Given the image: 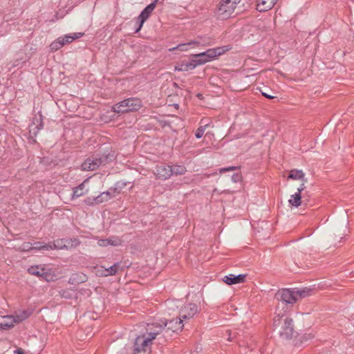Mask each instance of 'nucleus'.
<instances>
[{
	"instance_id": "nucleus-1",
	"label": "nucleus",
	"mask_w": 354,
	"mask_h": 354,
	"mask_svg": "<svg viewBox=\"0 0 354 354\" xmlns=\"http://www.w3.org/2000/svg\"><path fill=\"white\" fill-rule=\"evenodd\" d=\"M163 325L149 323L145 331L137 336L133 344V354H150L153 340L163 332Z\"/></svg>"
},
{
	"instance_id": "nucleus-2",
	"label": "nucleus",
	"mask_w": 354,
	"mask_h": 354,
	"mask_svg": "<svg viewBox=\"0 0 354 354\" xmlns=\"http://www.w3.org/2000/svg\"><path fill=\"white\" fill-rule=\"evenodd\" d=\"M276 314L277 315L273 320L274 330L282 338L286 339H292L296 333L294 329L292 319L284 315L279 310V307L276 309Z\"/></svg>"
},
{
	"instance_id": "nucleus-3",
	"label": "nucleus",
	"mask_w": 354,
	"mask_h": 354,
	"mask_svg": "<svg viewBox=\"0 0 354 354\" xmlns=\"http://www.w3.org/2000/svg\"><path fill=\"white\" fill-rule=\"evenodd\" d=\"M309 292L310 290L308 289L294 290L285 288L279 290L275 295L277 299L279 301L277 309L279 307L280 308L281 306L282 309H284L285 306L294 304L299 298L308 296Z\"/></svg>"
},
{
	"instance_id": "nucleus-4",
	"label": "nucleus",
	"mask_w": 354,
	"mask_h": 354,
	"mask_svg": "<svg viewBox=\"0 0 354 354\" xmlns=\"http://www.w3.org/2000/svg\"><path fill=\"white\" fill-rule=\"evenodd\" d=\"M229 50L230 48H228L227 46H221L208 49L205 52H203L198 54L192 55V57L197 58L193 60L194 62L196 63L197 65H201L212 61V59L218 57L220 55H223Z\"/></svg>"
},
{
	"instance_id": "nucleus-5",
	"label": "nucleus",
	"mask_w": 354,
	"mask_h": 354,
	"mask_svg": "<svg viewBox=\"0 0 354 354\" xmlns=\"http://www.w3.org/2000/svg\"><path fill=\"white\" fill-rule=\"evenodd\" d=\"M241 0H221L216 9V16L218 19H225L234 12Z\"/></svg>"
},
{
	"instance_id": "nucleus-6",
	"label": "nucleus",
	"mask_w": 354,
	"mask_h": 354,
	"mask_svg": "<svg viewBox=\"0 0 354 354\" xmlns=\"http://www.w3.org/2000/svg\"><path fill=\"white\" fill-rule=\"evenodd\" d=\"M29 274L42 278L47 281H53L55 278L54 272L51 268L45 265L30 266L28 269Z\"/></svg>"
},
{
	"instance_id": "nucleus-7",
	"label": "nucleus",
	"mask_w": 354,
	"mask_h": 354,
	"mask_svg": "<svg viewBox=\"0 0 354 354\" xmlns=\"http://www.w3.org/2000/svg\"><path fill=\"white\" fill-rule=\"evenodd\" d=\"M142 106V102L139 98L131 97L115 104L113 111H138Z\"/></svg>"
},
{
	"instance_id": "nucleus-8",
	"label": "nucleus",
	"mask_w": 354,
	"mask_h": 354,
	"mask_svg": "<svg viewBox=\"0 0 354 354\" xmlns=\"http://www.w3.org/2000/svg\"><path fill=\"white\" fill-rule=\"evenodd\" d=\"M109 157L102 156L100 158H87L82 165V169L84 171H93L97 169L101 165L107 162Z\"/></svg>"
},
{
	"instance_id": "nucleus-9",
	"label": "nucleus",
	"mask_w": 354,
	"mask_h": 354,
	"mask_svg": "<svg viewBox=\"0 0 354 354\" xmlns=\"http://www.w3.org/2000/svg\"><path fill=\"white\" fill-rule=\"evenodd\" d=\"M183 319L180 317L178 319H174L169 322L162 321L161 322H153V324H164L163 331L171 330L174 333L181 331L183 328Z\"/></svg>"
},
{
	"instance_id": "nucleus-10",
	"label": "nucleus",
	"mask_w": 354,
	"mask_h": 354,
	"mask_svg": "<svg viewBox=\"0 0 354 354\" xmlns=\"http://www.w3.org/2000/svg\"><path fill=\"white\" fill-rule=\"evenodd\" d=\"M198 312V307L194 304H188L184 306L180 311V317L184 320L193 317Z\"/></svg>"
},
{
	"instance_id": "nucleus-11",
	"label": "nucleus",
	"mask_w": 354,
	"mask_h": 354,
	"mask_svg": "<svg viewBox=\"0 0 354 354\" xmlns=\"http://www.w3.org/2000/svg\"><path fill=\"white\" fill-rule=\"evenodd\" d=\"M123 241L118 236H110L107 239H97V245L100 247H107V246H120L122 245Z\"/></svg>"
},
{
	"instance_id": "nucleus-12",
	"label": "nucleus",
	"mask_w": 354,
	"mask_h": 354,
	"mask_svg": "<svg viewBox=\"0 0 354 354\" xmlns=\"http://www.w3.org/2000/svg\"><path fill=\"white\" fill-rule=\"evenodd\" d=\"M156 8V2H153L151 4L148 5L140 13L138 17V20L140 21V25L138 29L136 30V32H138L142 28L145 21L149 18L154 8Z\"/></svg>"
},
{
	"instance_id": "nucleus-13",
	"label": "nucleus",
	"mask_w": 354,
	"mask_h": 354,
	"mask_svg": "<svg viewBox=\"0 0 354 354\" xmlns=\"http://www.w3.org/2000/svg\"><path fill=\"white\" fill-rule=\"evenodd\" d=\"M89 181V178L85 179L80 185L73 188L72 199H75L82 196L88 193L89 189L87 187V184Z\"/></svg>"
},
{
	"instance_id": "nucleus-14",
	"label": "nucleus",
	"mask_w": 354,
	"mask_h": 354,
	"mask_svg": "<svg viewBox=\"0 0 354 354\" xmlns=\"http://www.w3.org/2000/svg\"><path fill=\"white\" fill-rule=\"evenodd\" d=\"M154 174L157 178L166 180L172 175V171L171 170V166L161 165L157 166Z\"/></svg>"
},
{
	"instance_id": "nucleus-15",
	"label": "nucleus",
	"mask_w": 354,
	"mask_h": 354,
	"mask_svg": "<svg viewBox=\"0 0 354 354\" xmlns=\"http://www.w3.org/2000/svg\"><path fill=\"white\" fill-rule=\"evenodd\" d=\"M245 274L234 275L231 274L227 276H225L223 278V281L227 285L241 283L245 281Z\"/></svg>"
},
{
	"instance_id": "nucleus-16",
	"label": "nucleus",
	"mask_w": 354,
	"mask_h": 354,
	"mask_svg": "<svg viewBox=\"0 0 354 354\" xmlns=\"http://www.w3.org/2000/svg\"><path fill=\"white\" fill-rule=\"evenodd\" d=\"M277 0H257V9L259 12H266L270 10Z\"/></svg>"
},
{
	"instance_id": "nucleus-17",
	"label": "nucleus",
	"mask_w": 354,
	"mask_h": 354,
	"mask_svg": "<svg viewBox=\"0 0 354 354\" xmlns=\"http://www.w3.org/2000/svg\"><path fill=\"white\" fill-rule=\"evenodd\" d=\"M65 239H57L53 242H49L47 244H45L44 247L46 250H63L66 249V245L65 243Z\"/></svg>"
},
{
	"instance_id": "nucleus-18",
	"label": "nucleus",
	"mask_w": 354,
	"mask_h": 354,
	"mask_svg": "<svg viewBox=\"0 0 354 354\" xmlns=\"http://www.w3.org/2000/svg\"><path fill=\"white\" fill-rule=\"evenodd\" d=\"M305 174L300 169H292L288 176V179L305 181Z\"/></svg>"
},
{
	"instance_id": "nucleus-19",
	"label": "nucleus",
	"mask_w": 354,
	"mask_h": 354,
	"mask_svg": "<svg viewBox=\"0 0 354 354\" xmlns=\"http://www.w3.org/2000/svg\"><path fill=\"white\" fill-rule=\"evenodd\" d=\"M290 205L293 207H299L301 204V195L299 192H296L291 195L290 198L288 201Z\"/></svg>"
},
{
	"instance_id": "nucleus-20",
	"label": "nucleus",
	"mask_w": 354,
	"mask_h": 354,
	"mask_svg": "<svg viewBox=\"0 0 354 354\" xmlns=\"http://www.w3.org/2000/svg\"><path fill=\"white\" fill-rule=\"evenodd\" d=\"M196 65H197L196 63V64H192L191 62H183L178 66H175V70L176 71H188L189 69H194L196 67Z\"/></svg>"
},
{
	"instance_id": "nucleus-21",
	"label": "nucleus",
	"mask_w": 354,
	"mask_h": 354,
	"mask_svg": "<svg viewBox=\"0 0 354 354\" xmlns=\"http://www.w3.org/2000/svg\"><path fill=\"white\" fill-rule=\"evenodd\" d=\"M172 174L175 175H183L186 173L187 169L183 165H174L171 167Z\"/></svg>"
},
{
	"instance_id": "nucleus-22",
	"label": "nucleus",
	"mask_w": 354,
	"mask_h": 354,
	"mask_svg": "<svg viewBox=\"0 0 354 354\" xmlns=\"http://www.w3.org/2000/svg\"><path fill=\"white\" fill-rule=\"evenodd\" d=\"M120 268V263H116L114 265H113L112 266H111L110 268H106V270H104V271L106 272L107 276H111V275L115 274L118 272Z\"/></svg>"
},
{
	"instance_id": "nucleus-23",
	"label": "nucleus",
	"mask_w": 354,
	"mask_h": 354,
	"mask_svg": "<svg viewBox=\"0 0 354 354\" xmlns=\"http://www.w3.org/2000/svg\"><path fill=\"white\" fill-rule=\"evenodd\" d=\"M52 52H55L63 47V43L60 41L59 38L51 42L49 46Z\"/></svg>"
},
{
	"instance_id": "nucleus-24",
	"label": "nucleus",
	"mask_w": 354,
	"mask_h": 354,
	"mask_svg": "<svg viewBox=\"0 0 354 354\" xmlns=\"http://www.w3.org/2000/svg\"><path fill=\"white\" fill-rule=\"evenodd\" d=\"M82 32H74L66 35L68 44L72 43L74 40L77 39L83 36Z\"/></svg>"
},
{
	"instance_id": "nucleus-25",
	"label": "nucleus",
	"mask_w": 354,
	"mask_h": 354,
	"mask_svg": "<svg viewBox=\"0 0 354 354\" xmlns=\"http://www.w3.org/2000/svg\"><path fill=\"white\" fill-rule=\"evenodd\" d=\"M68 243L70 244L66 245V250L71 249L73 248L78 246L80 243V241H79V239L74 238L69 239Z\"/></svg>"
},
{
	"instance_id": "nucleus-26",
	"label": "nucleus",
	"mask_w": 354,
	"mask_h": 354,
	"mask_svg": "<svg viewBox=\"0 0 354 354\" xmlns=\"http://www.w3.org/2000/svg\"><path fill=\"white\" fill-rule=\"evenodd\" d=\"M109 200V196H107L104 192H102L100 195H99L96 198L95 201L98 203H103L104 201H107Z\"/></svg>"
},
{
	"instance_id": "nucleus-27",
	"label": "nucleus",
	"mask_w": 354,
	"mask_h": 354,
	"mask_svg": "<svg viewBox=\"0 0 354 354\" xmlns=\"http://www.w3.org/2000/svg\"><path fill=\"white\" fill-rule=\"evenodd\" d=\"M32 244L30 243H24L21 245V246L19 248L21 251H30L32 250Z\"/></svg>"
},
{
	"instance_id": "nucleus-28",
	"label": "nucleus",
	"mask_w": 354,
	"mask_h": 354,
	"mask_svg": "<svg viewBox=\"0 0 354 354\" xmlns=\"http://www.w3.org/2000/svg\"><path fill=\"white\" fill-rule=\"evenodd\" d=\"M104 270H106V268L102 266L97 268L96 270V274L100 277H107L106 272Z\"/></svg>"
},
{
	"instance_id": "nucleus-29",
	"label": "nucleus",
	"mask_w": 354,
	"mask_h": 354,
	"mask_svg": "<svg viewBox=\"0 0 354 354\" xmlns=\"http://www.w3.org/2000/svg\"><path fill=\"white\" fill-rule=\"evenodd\" d=\"M176 48H178V50L180 51H187L189 50V44H180L176 46Z\"/></svg>"
},
{
	"instance_id": "nucleus-30",
	"label": "nucleus",
	"mask_w": 354,
	"mask_h": 354,
	"mask_svg": "<svg viewBox=\"0 0 354 354\" xmlns=\"http://www.w3.org/2000/svg\"><path fill=\"white\" fill-rule=\"evenodd\" d=\"M204 132H205V128H204L203 127H200L197 129V131H196V134H195V135H196V137L197 138H201L203 136Z\"/></svg>"
},
{
	"instance_id": "nucleus-31",
	"label": "nucleus",
	"mask_w": 354,
	"mask_h": 354,
	"mask_svg": "<svg viewBox=\"0 0 354 354\" xmlns=\"http://www.w3.org/2000/svg\"><path fill=\"white\" fill-rule=\"evenodd\" d=\"M35 245V246H32V250H46V248H44L45 244L41 245L40 243H37Z\"/></svg>"
},
{
	"instance_id": "nucleus-32",
	"label": "nucleus",
	"mask_w": 354,
	"mask_h": 354,
	"mask_svg": "<svg viewBox=\"0 0 354 354\" xmlns=\"http://www.w3.org/2000/svg\"><path fill=\"white\" fill-rule=\"evenodd\" d=\"M237 168L236 167H224V168H221L219 171H220L221 174H222V173H224L225 171H234V170H235Z\"/></svg>"
},
{
	"instance_id": "nucleus-33",
	"label": "nucleus",
	"mask_w": 354,
	"mask_h": 354,
	"mask_svg": "<svg viewBox=\"0 0 354 354\" xmlns=\"http://www.w3.org/2000/svg\"><path fill=\"white\" fill-rule=\"evenodd\" d=\"M306 183V180L305 179V181H301V183L299 186V187L297 189V192H299L301 194V192L304 190L306 186H305V183Z\"/></svg>"
},
{
	"instance_id": "nucleus-34",
	"label": "nucleus",
	"mask_w": 354,
	"mask_h": 354,
	"mask_svg": "<svg viewBox=\"0 0 354 354\" xmlns=\"http://www.w3.org/2000/svg\"><path fill=\"white\" fill-rule=\"evenodd\" d=\"M189 46H198L201 45V42L198 40H193L188 43Z\"/></svg>"
},
{
	"instance_id": "nucleus-35",
	"label": "nucleus",
	"mask_w": 354,
	"mask_h": 354,
	"mask_svg": "<svg viewBox=\"0 0 354 354\" xmlns=\"http://www.w3.org/2000/svg\"><path fill=\"white\" fill-rule=\"evenodd\" d=\"M59 39L60 40V41L62 43H63V46L65 45V44H68V41H67V39H66V35L62 36V37H59Z\"/></svg>"
},
{
	"instance_id": "nucleus-36",
	"label": "nucleus",
	"mask_w": 354,
	"mask_h": 354,
	"mask_svg": "<svg viewBox=\"0 0 354 354\" xmlns=\"http://www.w3.org/2000/svg\"><path fill=\"white\" fill-rule=\"evenodd\" d=\"M8 319H11V321H12V322H10V324H12V326H14V323L19 322H20L21 320H23V318H21V319H18L17 320L16 319H15V318H12V317H9ZM10 327H12V326H11Z\"/></svg>"
},
{
	"instance_id": "nucleus-37",
	"label": "nucleus",
	"mask_w": 354,
	"mask_h": 354,
	"mask_svg": "<svg viewBox=\"0 0 354 354\" xmlns=\"http://www.w3.org/2000/svg\"><path fill=\"white\" fill-rule=\"evenodd\" d=\"M232 179L234 182H238L240 180V176L239 174H234L232 176Z\"/></svg>"
},
{
	"instance_id": "nucleus-38",
	"label": "nucleus",
	"mask_w": 354,
	"mask_h": 354,
	"mask_svg": "<svg viewBox=\"0 0 354 354\" xmlns=\"http://www.w3.org/2000/svg\"><path fill=\"white\" fill-rule=\"evenodd\" d=\"M12 324H8V323H1L0 324V328H10Z\"/></svg>"
},
{
	"instance_id": "nucleus-39",
	"label": "nucleus",
	"mask_w": 354,
	"mask_h": 354,
	"mask_svg": "<svg viewBox=\"0 0 354 354\" xmlns=\"http://www.w3.org/2000/svg\"><path fill=\"white\" fill-rule=\"evenodd\" d=\"M262 95L268 99H273L274 97L273 95H269L265 92H262Z\"/></svg>"
},
{
	"instance_id": "nucleus-40",
	"label": "nucleus",
	"mask_w": 354,
	"mask_h": 354,
	"mask_svg": "<svg viewBox=\"0 0 354 354\" xmlns=\"http://www.w3.org/2000/svg\"><path fill=\"white\" fill-rule=\"evenodd\" d=\"M15 354H24V351L21 348H19L15 351Z\"/></svg>"
},
{
	"instance_id": "nucleus-41",
	"label": "nucleus",
	"mask_w": 354,
	"mask_h": 354,
	"mask_svg": "<svg viewBox=\"0 0 354 354\" xmlns=\"http://www.w3.org/2000/svg\"><path fill=\"white\" fill-rule=\"evenodd\" d=\"M104 193H105V194H106L107 196H109V199H111V198L113 196V195L112 194V193H111V192H109V191H108V192H105Z\"/></svg>"
},
{
	"instance_id": "nucleus-42",
	"label": "nucleus",
	"mask_w": 354,
	"mask_h": 354,
	"mask_svg": "<svg viewBox=\"0 0 354 354\" xmlns=\"http://www.w3.org/2000/svg\"><path fill=\"white\" fill-rule=\"evenodd\" d=\"M101 120L104 122H109V120L107 119L106 118H104V115H102L101 116Z\"/></svg>"
},
{
	"instance_id": "nucleus-43",
	"label": "nucleus",
	"mask_w": 354,
	"mask_h": 354,
	"mask_svg": "<svg viewBox=\"0 0 354 354\" xmlns=\"http://www.w3.org/2000/svg\"><path fill=\"white\" fill-rule=\"evenodd\" d=\"M41 117H42V115H41V112H39V113H38V118H37V120H41Z\"/></svg>"
},
{
	"instance_id": "nucleus-44",
	"label": "nucleus",
	"mask_w": 354,
	"mask_h": 354,
	"mask_svg": "<svg viewBox=\"0 0 354 354\" xmlns=\"http://www.w3.org/2000/svg\"><path fill=\"white\" fill-rule=\"evenodd\" d=\"M37 127L38 129L42 128V122L41 121L40 122V123L39 124H37Z\"/></svg>"
},
{
	"instance_id": "nucleus-45",
	"label": "nucleus",
	"mask_w": 354,
	"mask_h": 354,
	"mask_svg": "<svg viewBox=\"0 0 354 354\" xmlns=\"http://www.w3.org/2000/svg\"><path fill=\"white\" fill-rule=\"evenodd\" d=\"M175 50H178V48H176V47H174V48H169V51L171 52V51H174Z\"/></svg>"
},
{
	"instance_id": "nucleus-46",
	"label": "nucleus",
	"mask_w": 354,
	"mask_h": 354,
	"mask_svg": "<svg viewBox=\"0 0 354 354\" xmlns=\"http://www.w3.org/2000/svg\"><path fill=\"white\" fill-rule=\"evenodd\" d=\"M68 240H69V239H65V242H64V243H65L66 245H69V244H70V243H68Z\"/></svg>"
},
{
	"instance_id": "nucleus-47",
	"label": "nucleus",
	"mask_w": 354,
	"mask_h": 354,
	"mask_svg": "<svg viewBox=\"0 0 354 354\" xmlns=\"http://www.w3.org/2000/svg\"><path fill=\"white\" fill-rule=\"evenodd\" d=\"M280 310H281V313L285 315L284 313H286V310H283V309H282L281 306L280 308Z\"/></svg>"
},
{
	"instance_id": "nucleus-48",
	"label": "nucleus",
	"mask_w": 354,
	"mask_h": 354,
	"mask_svg": "<svg viewBox=\"0 0 354 354\" xmlns=\"http://www.w3.org/2000/svg\"><path fill=\"white\" fill-rule=\"evenodd\" d=\"M174 108H175V109H178V104H174Z\"/></svg>"
},
{
	"instance_id": "nucleus-49",
	"label": "nucleus",
	"mask_w": 354,
	"mask_h": 354,
	"mask_svg": "<svg viewBox=\"0 0 354 354\" xmlns=\"http://www.w3.org/2000/svg\"><path fill=\"white\" fill-rule=\"evenodd\" d=\"M18 65H19V63L14 64V66H17Z\"/></svg>"
}]
</instances>
